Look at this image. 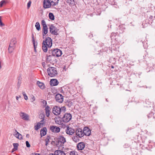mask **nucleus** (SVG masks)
<instances>
[{
    "mask_svg": "<svg viewBox=\"0 0 155 155\" xmlns=\"http://www.w3.org/2000/svg\"><path fill=\"white\" fill-rule=\"evenodd\" d=\"M52 46V41L51 39L49 37L45 38V40H44L42 43V49L45 52H46L48 51V48H50Z\"/></svg>",
    "mask_w": 155,
    "mask_h": 155,
    "instance_id": "nucleus-1",
    "label": "nucleus"
},
{
    "mask_svg": "<svg viewBox=\"0 0 155 155\" xmlns=\"http://www.w3.org/2000/svg\"><path fill=\"white\" fill-rule=\"evenodd\" d=\"M47 72L48 75L51 77L55 76L58 74L56 69L53 67L49 68L47 69Z\"/></svg>",
    "mask_w": 155,
    "mask_h": 155,
    "instance_id": "nucleus-2",
    "label": "nucleus"
},
{
    "mask_svg": "<svg viewBox=\"0 0 155 155\" xmlns=\"http://www.w3.org/2000/svg\"><path fill=\"white\" fill-rule=\"evenodd\" d=\"M72 116L70 113L65 114L63 117L61 118V121L65 123L68 122L71 119Z\"/></svg>",
    "mask_w": 155,
    "mask_h": 155,
    "instance_id": "nucleus-3",
    "label": "nucleus"
},
{
    "mask_svg": "<svg viewBox=\"0 0 155 155\" xmlns=\"http://www.w3.org/2000/svg\"><path fill=\"white\" fill-rule=\"evenodd\" d=\"M61 111V109L58 107L55 106L52 109L53 113L56 115H59Z\"/></svg>",
    "mask_w": 155,
    "mask_h": 155,
    "instance_id": "nucleus-4",
    "label": "nucleus"
},
{
    "mask_svg": "<svg viewBox=\"0 0 155 155\" xmlns=\"http://www.w3.org/2000/svg\"><path fill=\"white\" fill-rule=\"evenodd\" d=\"M49 29L50 31L51 34L54 35H58V33H57V32L58 30L57 28L53 25H51L50 26Z\"/></svg>",
    "mask_w": 155,
    "mask_h": 155,
    "instance_id": "nucleus-5",
    "label": "nucleus"
},
{
    "mask_svg": "<svg viewBox=\"0 0 155 155\" xmlns=\"http://www.w3.org/2000/svg\"><path fill=\"white\" fill-rule=\"evenodd\" d=\"M55 98L56 101L59 103H61L64 100V97L61 94H57Z\"/></svg>",
    "mask_w": 155,
    "mask_h": 155,
    "instance_id": "nucleus-6",
    "label": "nucleus"
},
{
    "mask_svg": "<svg viewBox=\"0 0 155 155\" xmlns=\"http://www.w3.org/2000/svg\"><path fill=\"white\" fill-rule=\"evenodd\" d=\"M50 129L52 132L55 133H58L60 130V129L59 127L54 125L50 126Z\"/></svg>",
    "mask_w": 155,
    "mask_h": 155,
    "instance_id": "nucleus-7",
    "label": "nucleus"
},
{
    "mask_svg": "<svg viewBox=\"0 0 155 155\" xmlns=\"http://www.w3.org/2000/svg\"><path fill=\"white\" fill-rule=\"evenodd\" d=\"M52 6L50 0H44L43 7L45 8H50Z\"/></svg>",
    "mask_w": 155,
    "mask_h": 155,
    "instance_id": "nucleus-8",
    "label": "nucleus"
},
{
    "mask_svg": "<svg viewBox=\"0 0 155 155\" xmlns=\"http://www.w3.org/2000/svg\"><path fill=\"white\" fill-rule=\"evenodd\" d=\"M75 133L76 135L79 138H81L84 136L83 130L81 128H78L77 129Z\"/></svg>",
    "mask_w": 155,
    "mask_h": 155,
    "instance_id": "nucleus-9",
    "label": "nucleus"
},
{
    "mask_svg": "<svg viewBox=\"0 0 155 155\" xmlns=\"http://www.w3.org/2000/svg\"><path fill=\"white\" fill-rule=\"evenodd\" d=\"M54 56L59 57L61 56L62 54V51L59 49L58 48L54 49Z\"/></svg>",
    "mask_w": 155,
    "mask_h": 155,
    "instance_id": "nucleus-10",
    "label": "nucleus"
},
{
    "mask_svg": "<svg viewBox=\"0 0 155 155\" xmlns=\"http://www.w3.org/2000/svg\"><path fill=\"white\" fill-rule=\"evenodd\" d=\"M83 133L84 134V136H89L91 134V132L90 129L87 127H84L83 129Z\"/></svg>",
    "mask_w": 155,
    "mask_h": 155,
    "instance_id": "nucleus-11",
    "label": "nucleus"
},
{
    "mask_svg": "<svg viewBox=\"0 0 155 155\" xmlns=\"http://www.w3.org/2000/svg\"><path fill=\"white\" fill-rule=\"evenodd\" d=\"M20 117H22V118L25 120H29V116L28 114L23 112H21L20 114Z\"/></svg>",
    "mask_w": 155,
    "mask_h": 155,
    "instance_id": "nucleus-12",
    "label": "nucleus"
},
{
    "mask_svg": "<svg viewBox=\"0 0 155 155\" xmlns=\"http://www.w3.org/2000/svg\"><path fill=\"white\" fill-rule=\"evenodd\" d=\"M85 147V144L83 142H81L79 143L77 145V148L79 150H82Z\"/></svg>",
    "mask_w": 155,
    "mask_h": 155,
    "instance_id": "nucleus-13",
    "label": "nucleus"
},
{
    "mask_svg": "<svg viewBox=\"0 0 155 155\" xmlns=\"http://www.w3.org/2000/svg\"><path fill=\"white\" fill-rule=\"evenodd\" d=\"M74 129L69 127H68L67 129L65 131L67 134L69 135H72L74 133Z\"/></svg>",
    "mask_w": 155,
    "mask_h": 155,
    "instance_id": "nucleus-14",
    "label": "nucleus"
},
{
    "mask_svg": "<svg viewBox=\"0 0 155 155\" xmlns=\"http://www.w3.org/2000/svg\"><path fill=\"white\" fill-rule=\"evenodd\" d=\"M58 84V81L55 79H52L50 81V84L51 85L55 86L57 85Z\"/></svg>",
    "mask_w": 155,
    "mask_h": 155,
    "instance_id": "nucleus-15",
    "label": "nucleus"
},
{
    "mask_svg": "<svg viewBox=\"0 0 155 155\" xmlns=\"http://www.w3.org/2000/svg\"><path fill=\"white\" fill-rule=\"evenodd\" d=\"M51 110V109L47 105L45 107V110L46 115L47 117H48L49 116Z\"/></svg>",
    "mask_w": 155,
    "mask_h": 155,
    "instance_id": "nucleus-16",
    "label": "nucleus"
},
{
    "mask_svg": "<svg viewBox=\"0 0 155 155\" xmlns=\"http://www.w3.org/2000/svg\"><path fill=\"white\" fill-rule=\"evenodd\" d=\"M59 142H60L61 143L64 144L66 142V139L63 136H59L58 137Z\"/></svg>",
    "mask_w": 155,
    "mask_h": 155,
    "instance_id": "nucleus-17",
    "label": "nucleus"
},
{
    "mask_svg": "<svg viewBox=\"0 0 155 155\" xmlns=\"http://www.w3.org/2000/svg\"><path fill=\"white\" fill-rule=\"evenodd\" d=\"M47 129L45 127H44L41 129L40 131V134L41 137L45 136L46 134Z\"/></svg>",
    "mask_w": 155,
    "mask_h": 155,
    "instance_id": "nucleus-18",
    "label": "nucleus"
},
{
    "mask_svg": "<svg viewBox=\"0 0 155 155\" xmlns=\"http://www.w3.org/2000/svg\"><path fill=\"white\" fill-rule=\"evenodd\" d=\"M17 43V41L16 38H13L11 39L9 44V45L15 46L16 47V44Z\"/></svg>",
    "mask_w": 155,
    "mask_h": 155,
    "instance_id": "nucleus-19",
    "label": "nucleus"
},
{
    "mask_svg": "<svg viewBox=\"0 0 155 155\" xmlns=\"http://www.w3.org/2000/svg\"><path fill=\"white\" fill-rule=\"evenodd\" d=\"M55 155H66L64 151L60 150H56L54 151Z\"/></svg>",
    "mask_w": 155,
    "mask_h": 155,
    "instance_id": "nucleus-20",
    "label": "nucleus"
},
{
    "mask_svg": "<svg viewBox=\"0 0 155 155\" xmlns=\"http://www.w3.org/2000/svg\"><path fill=\"white\" fill-rule=\"evenodd\" d=\"M37 84L38 87L41 89H43L45 88V86L44 83L39 81L37 82Z\"/></svg>",
    "mask_w": 155,
    "mask_h": 155,
    "instance_id": "nucleus-21",
    "label": "nucleus"
},
{
    "mask_svg": "<svg viewBox=\"0 0 155 155\" xmlns=\"http://www.w3.org/2000/svg\"><path fill=\"white\" fill-rule=\"evenodd\" d=\"M48 32V28L47 26L43 27V30L42 32V35L43 38H44L45 36L46 35V34Z\"/></svg>",
    "mask_w": 155,
    "mask_h": 155,
    "instance_id": "nucleus-22",
    "label": "nucleus"
},
{
    "mask_svg": "<svg viewBox=\"0 0 155 155\" xmlns=\"http://www.w3.org/2000/svg\"><path fill=\"white\" fill-rule=\"evenodd\" d=\"M46 60L48 62H51L52 61V58L54 57V56H52L51 55L49 54L46 55Z\"/></svg>",
    "mask_w": 155,
    "mask_h": 155,
    "instance_id": "nucleus-23",
    "label": "nucleus"
},
{
    "mask_svg": "<svg viewBox=\"0 0 155 155\" xmlns=\"http://www.w3.org/2000/svg\"><path fill=\"white\" fill-rule=\"evenodd\" d=\"M52 6H55L58 4L59 0H50Z\"/></svg>",
    "mask_w": 155,
    "mask_h": 155,
    "instance_id": "nucleus-24",
    "label": "nucleus"
},
{
    "mask_svg": "<svg viewBox=\"0 0 155 155\" xmlns=\"http://www.w3.org/2000/svg\"><path fill=\"white\" fill-rule=\"evenodd\" d=\"M15 131L17 133L15 134V137L19 140L22 139V136L21 134L18 132L16 130H15Z\"/></svg>",
    "mask_w": 155,
    "mask_h": 155,
    "instance_id": "nucleus-25",
    "label": "nucleus"
},
{
    "mask_svg": "<svg viewBox=\"0 0 155 155\" xmlns=\"http://www.w3.org/2000/svg\"><path fill=\"white\" fill-rule=\"evenodd\" d=\"M51 139V137L49 136H48L46 138L45 140V145L47 146L48 143L50 142V140Z\"/></svg>",
    "mask_w": 155,
    "mask_h": 155,
    "instance_id": "nucleus-26",
    "label": "nucleus"
},
{
    "mask_svg": "<svg viewBox=\"0 0 155 155\" xmlns=\"http://www.w3.org/2000/svg\"><path fill=\"white\" fill-rule=\"evenodd\" d=\"M15 47V46H12L9 45L8 48V51L9 53H12L14 50Z\"/></svg>",
    "mask_w": 155,
    "mask_h": 155,
    "instance_id": "nucleus-27",
    "label": "nucleus"
},
{
    "mask_svg": "<svg viewBox=\"0 0 155 155\" xmlns=\"http://www.w3.org/2000/svg\"><path fill=\"white\" fill-rule=\"evenodd\" d=\"M79 137L77 135L76 136H73L72 137V139L75 142H77L79 141Z\"/></svg>",
    "mask_w": 155,
    "mask_h": 155,
    "instance_id": "nucleus-28",
    "label": "nucleus"
},
{
    "mask_svg": "<svg viewBox=\"0 0 155 155\" xmlns=\"http://www.w3.org/2000/svg\"><path fill=\"white\" fill-rule=\"evenodd\" d=\"M58 120H57L58 118H56L55 119V122L56 124H61V122H62V121H61V118L60 117H58Z\"/></svg>",
    "mask_w": 155,
    "mask_h": 155,
    "instance_id": "nucleus-29",
    "label": "nucleus"
},
{
    "mask_svg": "<svg viewBox=\"0 0 155 155\" xmlns=\"http://www.w3.org/2000/svg\"><path fill=\"white\" fill-rule=\"evenodd\" d=\"M49 18L52 20H54V17L53 14L52 13H50L49 14Z\"/></svg>",
    "mask_w": 155,
    "mask_h": 155,
    "instance_id": "nucleus-30",
    "label": "nucleus"
},
{
    "mask_svg": "<svg viewBox=\"0 0 155 155\" xmlns=\"http://www.w3.org/2000/svg\"><path fill=\"white\" fill-rule=\"evenodd\" d=\"M35 27L36 28L37 30L38 31H39L40 30V26L39 23L38 22H36L35 25Z\"/></svg>",
    "mask_w": 155,
    "mask_h": 155,
    "instance_id": "nucleus-31",
    "label": "nucleus"
},
{
    "mask_svg": "<svg viewBox=\"0 0 155 155\" xmlns=\"http://www.w3.org/2000/svg\"><path fill=\"white\" fill-rule=\"evenodd\" d=\"M7 2L5 0H2L0 2V7H2L3 5H5L7 3Z\"/></svg>",
    "mask_w": 155,
    "mask_h": 155,
    "instance_id": "nucleus-32",
    "label": "nucleus"
},
{
    "mask_svg": "<svg viewBox=\"0 0 155 155\" xmlns=\"http://www.w3.org/2000/svg\"><path fill=\"white\" fill-rule=\"evenodd\" d=\"M48 54H50L52 56H54V49H52L51 50H49Z\"/></svg>",
    "mask_w": 155,
    "mask_h": 155,
    "instance_id": "nucleus-33",
    "label": "nucleus"
},
{
    "mask_svg": "<svg viewBox=\"0 0 155 155\" xmlns=\"http://www.w3.org/2000/svg\"><path fill=\"white\" fill-rule=\"evenodd\" d=\"M18 145H19L18 143H14L13 144V146H14V148L13 149V150H17Z\"/></svg>",
    "mask_w": 155,
    "mask_h": 155,
    "instance_id": "nucleus-34",
    "label": "nucleus"
},
{
    "mask_svg": "<svg viewBox=\"0 0 155 155\" xmlns=\"http://www.w3.org/2000/svg\"><path fill=\"white\" fill-rule=\"evenodd\" d=\"M41 127V126L40 125V124L39 123H38L37 125L35 126L34 128L35 130H37Z\"/></svg>",
    "mask_w": 155,
    "mask_h": 155,
    "instance_id": "nucleus-35",
    "label": "nucleus"
},
{
    "mask_svg": "<svg viewBox=\"0 0 155 155\" xmlns=\"http://www.w3.org/2000/svg\"><path fill=\"white\" fill-rule=\"evenodd\" d=\"M67 2L70 5H74V0H67Z\"/></svg>",
    "mask_w": 155,
    "mask_h": 155,
    "instance_id": "nucleus-36",
    "label": "nucleus"
},
{
    "mask_svg": "<svg viewBox=\"0 0 155 155\" xmlns=\"http://www.w3.org/2000/svg\"><path fill=\"white\" fill-rule=\"evenodd\" d=\"M21 83V80H20L19 79L18 80V84H17V86H18V88H19L20 87Z\"/></svg>",
    "mask_w": 155,
    "mask_h": 155,
    "instance_id": "nucleus-37",
    "label": "nucleus"
},
{
    "mask_svg": "<svg viewBox=\"0 0 155 155\" xmlns=\"http://www.w3.org/2000/svg\"><path fill=\"white\" fill-rule=\"evenodd\" d=\"M22 94L24 97V98L26 100H27L28 99V97L26 95L25 93L24 92H22Z\"/></svg>",
    "mask_w": 155,
    "mask_h": 155,
    "instance_id": "nucleus-38",
    "label": "nucleus"
},
{
    "mask_svg": "<svg viewBox=\"0 0 155 155\" xmlns=\"http://www.w3.org/2000/svg\"><path fill=\"white\" fill-rule=\"evenodd\" d=\"M69 154L70 155H78L77 153L75 151H71Z\"/></svg>",
    "mask_w": 155,
    "mask_h": 155,
    "instance_id": "nucleus-39",
    "label": "nucleus"
},
{
    "mask_svg": "<svg viewBox=\"0 0 155 155\" xmlns=\"http://www.w3.org/2000/svg\"><path fill=\"white\" fill-rule=\"evenodd\" d=\"M41 24L43 26V27L47 26L44 20H42Z\"/></svg>",
    "mask_w": 155,
    "mask_h": 155,
    "instance_id": "nucleus-40",
    "label": "nucleus"
},
{
    "mask_svg": "<svg viewBox=\"0 0 155 155\" xmlns=\"http://www.w3.org/2000/svg\"><path fill=\"white\" fill-rule=\"evenodd\" d=\"M42 101H41V102L43 104V106L44 107H46V105H47V101L45 100H42Z\"/></svg>",
    "mask_w": 155,
    "mask_h": 155,
    "instance_id": "nucleus-41",
    "label": "nucleus"
},
{
    "mask_svg": "<svg viewBox=\"0 0 155 155\" xmlns=\"http://www.w3.org/2000/svg\"><path fill=\"white\" fill-rule=\"evenodd\" d=\"M45 117V115L44 114H41L39 116V118L41 119H42V120L44 119Z\"/></svg>",
    "mask_w": 155,
    "mask_h": 155,
    "instance_id": "nucleus-42",
    "label": "nucleus"
},
{
    "mask_svg": "<svg viewBox=\"0 0 155 155\" xmlns=\"http://www.w3.org/2000/svg\"><path fill=\"white\" fill-rule=\"evenodd\" d=\"M26 147H30V144L28 141H26L25 142Z\"/></svg>",
    "mask_w": 155,
    "mask_h": 155,
    "instance_id": "nucleus-43",
    "label": "nucleus"
},
{
    "mask_svg": "<svg viewBox=\"0 0 155 155\" xmlns=\"http://www.w3.org/2000/svg\"><path fill=\"white\" fill-rule=\"evenodd\" d=\"M117 35V34L116 33H112L111 34V35H110V37L112 39V38H113V36H114L115 37V36Z\"/></svg>",
    "mask_w": 155,
    "mask_h": 155,
    "instance_id": "nucleus-44",
    "label": "nucleus"
},
{
    "mask_svg": "<svg viewBox=\"0 0 155 155\" xmlns=\"http://www.w3.org/2000/svg\"><path fill=\"white\" fill-rule=\"evenodd\" d=\"M44 119H43L42 120H41L40 122H38V123H39L40 124V125H41L42 126H43V124L45 123L44 122Z\"/></svg>",
    "mask_w": 155,
    "mask_h": 155,
    "instance_id": "nucleus-45",
    "label": "nucleus"
},
{
    "mask_svg": "<svg viewBox=\"0 0 155 155\" xmlns=\"http://www.w3.org/2000/svg\"><path fill=\"white\" fill-rule=\"evenodd\" d=\"M4 25L3 23L2 22L1 19V16H0V26H3Z\"/></svg>",
    "mask_w": 155,
    "mask_h": 155,
    "instance_id": "nucleus-46",
    "label": "nucleus"
},
{
    "mask_svg": "<svg viewBox=\"0 0 155 155\" xmlns=\"http://www.w3.org/2000/svg\"><path fill=\"white\" fill-rule=\"evenodd\" d=\"M31 101L33 102L35 100V98L34 96H32L31 99Z\"/></svg>",
    "mask_w": 155,
    "mask_h": 155,
    "instance_id": "nucleus-47",
    "label": "nucleus"
},
{
    "mask_svg": "<svg viewBox=\"0 0 155 155\" xmlns=\"http://www.w3.org/2000/svg\"><path fill=\"white\" fill-rule=\"evenodd\" d=\"M31 2L30 1H29L28 2V4H27V7H28V8H30V5H31Z\"/></svg>",
    "mask_w": 155,
    "mask_h": 155,
    "instance_id": "nucleus-48",
    "label": "nucleus"
},
{
    "mask_svg": "<svg viewBox=\"0 0 155 155\" xmlns=\"http://www.w3.org/2000/svg\"><path fill=\"white\" fill-rule=\"evenodd\" d=\"M31 38H32V42H35V38H34V35L33 34H32Z\"/></svg>",
    "mask_w": 155,
    "mask_h": 155,
    "instance_id": "nucleus-49",
    "label": "nucleus"
},
{
    "mask_svg": "<svg viewBox=\"0 0 155 155\" xmlns=\"http://www.w3.org/2000/svg\"><path fill=\"white\" fill-rule=\"evenodd\" d=\"M152 113H151L150 114H149V115H147L148 117L149 118L151 117L152 116Z\"/></svg>",
    "mask_w": 155,
    "mask_h": 155,
    "instance_id": "nucleus-50",
    "label": "nucleus"
},
{
    "mask_svg": "<svg viewBox=\"0 0 155 155\" xmlns=\"http://www.w3.org/2000/svg\"><path fill=\"white\" fill-rule=\"evenodd\" d=\"M33 42V45L34 48H36V45H35V41L33 42Z\"/></svg>",
    "mask_w": 155,
    "mask_h": 155,
    "instance_id": "nucleus-51",
    "label": "nucleus"
},
{
    "mask_svg": "<svg viewBox=\"0 0 155 155\" xmlns=\"http://www.w3.org/2000/svg\"><path fill=\"white\" fill-rule=\"evenodd\" d=\"M108 48L106 47L104 49V50L105 51H107V50Z\"/></svg>",
    "mask_w": 155,
    "mask_h": 155,
    "instance_id": "nucleus-52",
    "label": "nucleus"
},
{
    "mask_svg": "<svg viewBox=\"0 0 155 155\" xmlns=\"http://www.w3.org/2000/svg\"><path fill=\"white\" fill-rule=\"evenodd\" d=\"M62 108L63 109V110L65 111L66 110V108L64 107H62Z\"/></svg>",
    "mask_w": 155,
    "mask_h": 155,
    "instance_id": "nucleus-53",
    "label": "nucleus"
},
{
    "mask_svg": "<svg viewBox=\"0 0 155 155\" xmlns=\"http://www.w3.org/2000/svg\"><path fill=\"white\" fill-rule=\"evenodd\" d=\"M29 134H26V137H28H28H29Z\"/></svg>",
    "mask_w": 155,
    "mask_h": 155,
    "instance_id": "nucleus-54",
    "label": "nucleus"
},
{
    "mask_svg": "<svg viewBox=\"0 0 155 155\" xmlns=\"http://www.w3.org/2000/svg\"><path fill=\"white\" fill-rule=\"evenodd\" d=\"M34 51H35V52H37V51H36V48H34Z\"/></svg>",
    "mask_w": 155,
    "mask_h": 155,
    "instance_id": "nucleus-55",
    "label": "nucleus"
},
{
    "mask_svg": "<svg viewBox=\"0 0 155 155\" xmlns=\"http://www.w3.org/2000/svg\"><path fill=\"white\" fill-rule=\"evenodd\" d=\"M19 97L18 96H16V98L17 100H18V99Z\"/></svg>",
    "mask_w": 155,
    "mask_h": 155,
    "instance_id": "nucleus-56",
    "label": "nucleus"
},
{
    "mask_svg": "<svg viewBox=\"0 0 155 155\" xmlns=\"http://www.w3.org/2000/svg\"><path fill=\"white\" fill-rule=\"evenodd\" d=\"M32 155H39V154L36 153L35 154H32Z\"/></svg>",
    "mask_w": 155,
    "mask_h": 155,
    "instance_id": "nucleus-57",
    "label": "nucleus"
},
{
    "mask_svg": "<svg viewBox=\"0 0 155 155\" xmlns=\"http://www.w3.org/2000/svg\"><path fill=\"white\" fill-rule=\"evenodd\" d=\"M120 33H121L123 32V31H118Z\"/></svg>",
    "mask_w": 155,
    "mask_h": 155,
    "instance_id": "nucleus-58",
    "label": "nucleus"
},
{
    "mask_svg": "<svg viewBox=\"0 0 155 155\" xmlns=\"http://www.w3.org/2000/svg\"><path fill=\"white\" fill-rule=\"evenodd\" d=\"M15 151V150H13V149L12 150V152H14Z\"/></svg>",
    "mask_w": 155,
    "mask_h": 155,
    "instance_id": "nucleus-59",
    "label": "nucleus"
},
{
    "mask_svg": "<svg viewBox=\"0 0 155 155\" xmlns=\"http://www.w3.org/2000/svg\"><path fill=\"white\" fill-rule=\"evenodd\" d=\"M111 67V68H114V67L113 66H112Z\"/></svg>",
    "mask_w": 155,
    "mask_h": 155,
    "instance_id": "nucleus-60",
    "label": "nucleus"
},
{
    "mask_svg": "<svg viewBox=\"0 0 155 155\" xmlns=\"http://www.w3.org/2000/svg\"><path fill=\"white\" fill-rule=\"evenodd\" d=\"M118 27L119 28H121V26L120 25H119V26H118Z\"/></svg>",
    "mask_w": 155,
    "mask_h": 155,
    "instance_id": "nucleus-61",
    "label": "nucleus"
},
{
    "mask_svg": "<svg viewBox=\"0 0 155 155\" xmlns=\"http://www.w3.org/2000/svg\"><path fill=\"white\" fill-rule=\"evenodd\" d=\"M1 68V62L0 61V69Z\"/></svg>",
    "mask_w": 155,
    "mask_h": 155,
    "instance_id": "nucleus-62",
    "label": "nucleus"
},
{
    "mask_svg": "<svg viewBox=\"0 0 155 155\" xmlns=\"http://www.w3.org/2000/svg\"><path fill=\"white\" fill-rule=\"evenodd\" d=\"M106 101L107 102H108V101H107V98H106Z\"/></svg>",
    "mask_w": 155,
    "mask_h": 155,
    "instance_id": "nucleus-63",
    "label": "nucleus"
},
{
    "mask_svg": "<svg viewBox=\"0 0 155 155\" xmlns=\"http://www.w3.org/2000/svg\"><path fill=\"white\" fill-rule=\"evenodd\" d=\"M19 97H21V96H19Z\"/></svg>",
    "mask_w": 155,
    "mask_h": 155,
    "instance_id": "nucleus-64",
    "label": "nucleus"
}]
</instances>
